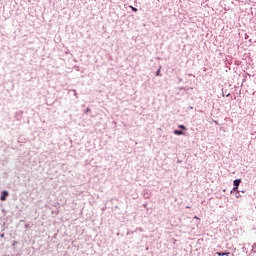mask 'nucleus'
Masks as SVG:
<instances>
[{
    "mask_svg": "<svg viewBox=\"0 0 256 256\" xmlns=\"http://www.w3.org/2000/svg\"><path fill=\"white\" fill-rule=\"evenodd\" d=\"M130 9L134 12V13H137V8L133 7V6H130Z\"/></svg>",
    "mask_w": 256,
    "mask_h": 256,
    "instance_id": "5",
    "label": "nucleus"
},
{
    "mask_svg": "<svg viewBox=\"0 0 256 256\" xmlns=\"http://www.w3.org/2000/svg\"><path fill=\"white\" fill-rule=\"evenodd\" d=\"M217 255H219V256H221V255L229 256V255H231V253L227 252V253H223V254H221V252H218V253H217Z\"/></svg>",
    "mask_w": 256,
    "mask_h": 256,
    "instance_id": "4",
    "label": "nucleus"
},
{
    "mask_svg": "<svg viewBox=\"0 0 256 256\" xmlns=\"http://www.w3.org/2000/svg\"><path fill=\"white\" fill-rule=\"evenodd\" d=\"M194 219H199V217L195 216Z\"/></svg>",
    "mask_w": 256,
    "mask_h": 256,
    "instance_id": "8",
    "label": "nucleus"
},
{
    "mask_svg": "<svg viewBox=\"0 0 256 256\" xmlns=\"http://www.w3.org/2000/svg\"><path fill=\"white\" fill-rule=\"evenodd\" d=\"M178 127H179V129H183L184 131H185V129H187V127H185L184 125H179Z\"/></svg>",
    "mask_w": 256,
    "mask_h": 256,
    "instance_id": "6",
    "label": "nucleus"
},
{
    "mask_svg": "<svg viewBox=\"0 0 256 256\" xmlns=\"http://www.w3.org/2000/svg\"><path fill=\"white\" fill-rule=\"evenodd\" d=\"M174 135H185V132L181 130H174Z\"/></svg>",
    "mask_w": 256,
    "mask_h": 256,
    "instance_id": "3",
    "label": "nucleus"
},
{
    "mask_svg": "<svg viewBox=\"0 0 256 256\" xmlns=\"http://www.w3.org/2000/svg\"><path fill=\"white\" fill-rule=\"evenodd\" d=\"M239 185H241V179L234 180V188L233 191H237L239 189Z\"/></svg>",
    "mask_w": 256,
    "mask_h": 256,
    "instance_id": "1",
    "label": "nucleus"
},
{
    "mask_svg": "<svg viewBox=\"0 0 256 256\" xmlns=\"http://www.w3.org/2000/svg\"><path fill=\"white\" fill-rule=\"evenodd\" d=\"M7 195H9V193H8L7 191H3V192H2V195H1V197H0L1 201H5Z\"/></svg>",
    "mask_w": 256,
    "mask_h": 256,
    "instance_id": "2",
    "label": "nucleus"
},
{
    "mask_svg": "<svg viewBox=\"0 0 256 256\" xmlns=\"http://www.w3.org/2000/svg\"><path fill=\"white\" fill-rule=\"evenodd\" d=\"M159 73H161V70H158V71L156 72V76H157V77H159Z\"/></svg>",
    "mask_w": 256,
    "mask_h": 256,
    "instance_id": "7",
    "label": "nucleus"
}]
</instances>
